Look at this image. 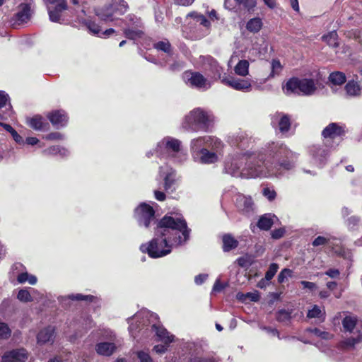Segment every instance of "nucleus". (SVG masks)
I'll return each instance as SVG.
<instances>
[{"label": "nucleus", "instance_id": "64", "mask_svg": "<svg viewBox=\"0 0 362 362\" xmlns=\"http://www.w3.org/2000/svg\"><path fill=\"white\" fill-rule=\"evenodd\" d=\"M245 297L250 298L252 301L257 302L259 299V296L257 293H247Z\"/></svg>", "mask_w": 362, "mask_h": 362}, {"label": "nucleus", "instance_id": "28", "mask_svg": "<svg viewBox=\"0 0 362 362\" xmlns=\"http://www.w3.org/2000/svg\"><path fill=\"white\" fill-rule=\"evenodd\" d=\"M360 342H362V331L358 332L357 337H350L341 341L339 344V348L343 349L351 348Z\"/></svg>", "mask_w": 362, "mask_h": 362}, {"label": "nucleus", "instance_id": "22", "mask_svg": "<svg viewBox=\"0 0 362 362\" xmlns=\"http://www.w3.org/2000/svg\"><path fill=\"white\" fill-rule=\"evenodd\" d=\"M95 351L98 354L104 356H110L116 351L117 346L112 342H100L95 345Z\"/></svg>", "mask_w": 362, "mask_h": 362}, {"label": "nucleus", "instance_id": "21", "mask_svg": "<svg viewBox=\"0 0 362 362\" xmlns=\"http://www.w3.org/2000/svg\"><path fill=\"white\" fill-rule=\"evenodd\" d=\"M54 337V327L48 326L38 333L37 340L38 344H44L46 343H52Z\"/></svg>", "mask_w": 362, "mask_h": 362}, {"label": "nucleus", "instance_id": "1", "mask_svg": "<svg viewBox=\"0 0 362 362\" xmlns=\"http://www.w3.org/2000/svg\"><path fill=\"white\" fill-rule=\"evenodd\" d=\"M190 230L183 218L165 216L158 223L156 237L140 250L152 258H159L171 252L173 245H180L189 239Z\"/></svg>", "mask_w": 362, "mask_h": 362}, {"label": "nucleus", "instance_id": "11", "mask_svg": "<svg viewBox=\"0 0 362 362\" xmlns=\"http://www.w3.org/2000/svg\"><path fill=\"white\" fill-rule=\"evenodd\" d=\"M216 146V148H219L221 146V141L218 139H213L211 136L199 137L193 139L191 142V148L192 151L194 158L199 154V152L202 148H206L204 146H209L212 144Z\"/></svg>", "mask_w": 362, "mask_h": 362}, {"label": "nucleus", "instance_id": "8", "mask_svg": "<svg viewBox=\"0 0 362 362\" xmlns=\"http://www.w3.org/2000/svg\"><path fill=\"white\" fill-rule=\"evenodd\" d=\"M134 218L139 226L148 228L155 221V211L146 203H141L134 210Z\"/></svg>", "mask_w": 362, "mask_h": 362}, {"label": "nucleus", "instance_id": "16", "mask_svg": "<svg viewBox=\"0 0 362 362\" xmlns=\"http://www.w3.org/2000/svg\"><path fill=\"white\" fill-rule=\"evenodd\" d=\"M28 353L24 349L12 350L2 356V362H25Z\"/></svg>", "mask_w": 362, "mask_h": 362}, {"label": "nucleus", "instance_id": "17", "mask_svg": "<svg viewBox=\"0 0 362 362\" xmlns=\"http://www.w3.org/2000/svg\"><path fill=\"white\" fill-rule=\"evenodd\" d=\"M50 122L56 128L64 127L68 122V117L63 110H54L47 114Z\"/></svg>", "mask_w": 362, "mask_h": 362}, {"label": "nucleus", "instance_id": "59", "mask_svg": "<svg viewBox=\"0 0 362 362\" xmlns=\"http://www.w3.org/2000/svg\"><path fill=\"white\" fill-rule=\"evenodd\" d=\"M300 284L303 286V288H308L310 291H313L317 288L316 284L313 282L302 281Z\"/></svg>", "mask_w": 362, "mask_h": 362}, {"label": "nucleus", "instance_id": "55", "mask_svg": "<svg viewBox=\"0 0 362 362\" xmlns=\"http://www.w3.org/2000/svg\"><path fill=\"white\" fill-rule=\"evenodd\" d=\"M224 6L228 10L233 11L237 9L238 4L237 0H225Z\"/></svg>", "mask_w": 362, "mask_h": 362}, {"label": "nucleus", "instance_id": "58", "mask_svg": "<svg viewBox=\"0 0 362 362\" xmlns=\"http://www.w3.org/2000/svg\"><path fill=\"white\" fill-rule=\"evenodd\" d=\"M285 233V230L283 228L275 229L272 232V237L274 239L281 238Z\"/></svg>", "mask_w": 362, "mask_h": 362}, {"label": "nucleus", "instance_id": "62", "mask_svg": "<svg viewBox=\"0 0 362 362\" xmlns=\"http://www.w3.org/2000/svg\"><path fill=\"white\" fill-rule=\"evenodd\" d=\"M8 100V95L4 92L0 93V108L6 105Z\"/></svg>", "mask_w": 362, "mask_h": 362}, {"label": "nucleus", "instance_id": "54", "mask_svg": "<svg viewBox=\"0 0 362 362\" xmlns=\"http://www.w3.org/2000/svg\"><path fill=\"white\" fill-rule=\"evenodd\" d=\"M188 362H214V359L209 357L194 356L190 357Z\"/></svg>", "mask_w": 362, "mask_h": 362}, {"label": "nucleus", "instance_id": "53", "mask_svg": "<svg viewBox=\"0 0 362 362\" xmlns=\"http://www.w3.org/2000/svg\"><path fill=\"white\" fill-rule=\"evenodd\" d=\"M69 298L71 300H92L94 298L91 295H82V294H76V295H71L69 296Z\"/></svg>", "mask_w": 362, "mask_h": 362}, {"label": "nucleus", "instance_id": "5", "mask_svg": "<svg viewBox=\"0 0 362 362\" xmlns=\"http://www.w3.org/2000/svg\"><path fill=\"white\" fill-rule=\"evenodd\" d=\"M158 156L170 157L177 162H182L187 158L181 148V141L177 139L167 136L158 142L156 148Z\"/></svg>", "mask_w": 362, "mask_h": 362}, {"label": "nucleus", "instance_id": "32", "mask_svg": "<svg viewBox=\"0 0 362 362\" xmlns=\"http://www.w3.org/2000/svg\"><path fill=\"white\" fill-rule=\"evenodd\" d=\"M357 318L354 315L346 316L342 320V326L346 332H352L356 326Z\"/></svg>", "mask_w": 362, "mask_h": 362}, {"label": "nucleus", "instance_id": "9", "mask_svg": "<svg viewBox=\"0 0 362 362\" xmlns=\"http://www.w3.org/2000/svg\"><path fill=\"white\" fill-rule=\"evenodd\" d=\"M185 82L189 86L199 89H209L211 83L200 73L186 71L183 75Z\"/></svg>", "mask_w": 362, "mask_h": 362}, {"label": "nucleus", "instance_id": "4", "mask_svg": "<svg viewBox=\"0 0 362 362\" xmlns=\"http://www.w3.org/2000/svg\"><path fill=\"white\" fill-rule=\"evenodd\" d=\"M213 121L212 114L201 108H197L185 116L182 127L187 130H206Z\"/></svg>", "mask_w": 362, "mask_h": 362}, {"label": "nucleus", "instance_id": "14", "mask_svg": "<svg viewBox=\"0 0 362 362\" xmlns=\"http://www.w3.org/2000/svg\"><path fill=\"white\" fill-rule=\"evenodd\" d=\"M235 206L243 214H249L254 209V203L250 196L238 194L235 196Z\"/></svg>", "mask_w": 362, "mask_h": 362}, {"label": "nucleus", "instance_id": "6", "mask_svg": "<svg viewBox=\"0 0 362 362\" xmlns=\"http://www.w3.org/2000/svg\"><path fill=\"white\" fill-rule=\"evenodd\" d=\"M286 95H313L316 90V86L313 79L303 78L296 77L290 78L283 88Z\"/></svg>", "mask_w": 362, "mask_h": 362}, {"label": "nucleus", "instance_id": "18", "mask_svg": "<svg viewBox=\"0 0 362 362\" xmlns=\"http://www.w3.org/2000/svg\"><path fill=\"white\" fill-rule=\"evenodd\" d=\"M344 133V132L342 127L337 123H331L323 129L322 135L325 139H334L342 136Z\"/></svg>", "mask_w": 362, "mask_h": 362}, {"label": "nucleus", "instance_id": "33", "mask_svg": "<svg viewBox=\"0 0 362 362\" xmlns=\"http://www.w3.org/2000/svg\"><path fill=\"white\" fill-rule=\"evenodd\" d=\"M322 38L330 47H337L339 46L338 35L334 30L323 35Z\"/></svg>", "mask_w": 362, "mask_h": 362}, {"label": "nucleus", "instance_id": "35", "mask_svg": "<svg viewBox=\"0 0 362 362\" xmlns=\"http://www.w3.org/2000/svg\"><path fill=\"white\" fill-rule=\"evenodd\" d=\"M17 281L20 284H24L28 281L31 285L37 283V277L34 275L29 274L28 272H22L18 275Z\"/></svg>", "mask_w": 362, "mask_h": 362}, {"label": "nucleus", "instance_id": "19", "mask_svg": "<svg viewBox=\"0 0 362 362\" xmlns=\"http://www.w3.org/2000/svg\"><path fill=\"white\" fill-rule=\"evenodd\" d=\"M31 14L30 6L28 4H21V10L13 17V24L21 25L27 23L30 19Z\"/></svg>", "mask_w": 362, "mask_h": 362}, {"label": "nucleus", "instance_id": "41", "mask_svg": "<svg viewBox=\"0 0 362 362\" xmlns=\"http://www.w3.org/2000/svg\"><path fill=\"white\" fill-rule=\"evenodd\" d=\"M154 47L159 51H163L168 54L171 53V45L168 40L159 41L154 44Z\"/></svg>", "mask_w": 362, "mask_h": 362}, {"label": "nucleus", "instance_id": "47", "mask_svg": "<svg viewBox=\"0 0 362 362\" xmlns=\"http://www.w3.org/2000/svg\"><path fill=\"white\" fill-rule=\"evenodd\" d=\"M279 269V265L276 263H272L269 265L268 271L265 274V279L270 281L276 274Z\"/></svg>", "mask_w": 362, "mask_h": 362}, {"label": "nucleus", "instance_id": "42", "mask_svg": "<svg viewBox=\"0 0 362 362\" xmlns=\"http://www.w3.org/2000/svg\"><path fill=\"white\" fill-rule=\"evenodd\" d=\"M47 154H59L62 156H65L68 154V151L64 148H61L59 146H52L44 151Z\"/></svg>", "mask_w": 362, "mask_h": 362}, {"label": "nucleus", "instance_id": "25", "mask_svg": "<svg viewBox=\"0 0 362 362\" xmlns=\"http://www.w3.org/2000/svg\"><path fill=\"white\" fill-rule=\"evenodd\" d=\"M274 219H276V216L271 214H266L259 218L257 222V226L261 230H268L274 224Z\"/></svg>", "mask_w": 362, "mask_h": 362}, {"label": "nucleus", "instance_id": "39", "mask_svg": "<svg viewBox=\"0 0 362 362\" xmlns=\"http://www.w3.org/2000/svg\"><path fill=\"white\" fill-rule=\"evenodd\" d=\"M65 9H59L57 6L54 8H48L49 20L52 22L59 23L61 18V13Z\"/></svg>", "mask_w": 362, "mask_h": 362}, {"label": "nucleus", "instance_id": "7", "mask_svg": "<svg viewBox=\"0 0 362 362\" xmlns=\"http://www.w3.org/2000/svg\"><path fill=\"white\" fill-rule=\"evenodd\" d=\"M128 8L124 0H112L109 4L95 9V13L100 21L110 22L115 20V16L124 14Z\"/></svg>", "mask_w": 362, "mask_h": 362}, {"label": "nucleus", "instance_id": "56", "mask_svg": "<svg viewBox=\"0 0 362 362\" xmlns=\"http://www.w3.org/2000/svg\"><path fill=\"white\" fill-rule=\"evenodd\" d=\"M262 193L269 201L274 200L276 195V192L274 189H271L268 187L264 188Z\"/></svg>", "mask_w": 362, "mask_h": 362}, {"label": "nucleus", "instance_id": "48", "mask_svg": "<svg viewBox=\"0 0 362 362\" xmlns=\"http://www.w3.org/2000/svg\"><path fill=\"white\" fill-rule=\"evenodd\" d=\"M86 26L88 29L93 34L100 35L101 34V30L100 28V26L96 24L93 21H88L86 23Z\"/></svg>", "mask_w": 362, "mask_h": 362}, {"label": "nucleus", "instance_id": "26", "mask_svg": "<svg viewBox=\"0 0 362 362\" xmlns=\"http://www.w3.org/2000/svg\"><path fill=\"white\" fill-rule=\"evenodd\" d=\"M346 93L349 97H358L361 95V86L358 82L351 80L344 87Z\"/></svg>", "mask_w": 362, "mask_h": 362}, {"label": "nucleus", "instance_id": "57", "mask_svg": "<svg viewBox=\"0 0 362 362\" xmlns=\"http://www.w3.org/2000/svg\"><path fill=\"white\" fill-rule=\"evenodd\" d=\"M325 274L332 279H337L339 276L340 272L337 269H329L325 272Z\"/></svg>", "mask_w": 362, "mask_h": 362}, {"label": "nucleus", "instance_id": "2", "mask_svg": "<svg viewBox=\"0 0 362 362\" xmlns=\"http://www.w3.org/2000/svg\"><path fill=\"white\" fill-rule=\"evenodd\" d=\"M257 158L259 156H257V153H255L230 156L225 162L224 170L226 173L236 177L253 178L267 176L271 173L272 170L267 166L264 169V167L260 165Z\"/></svg>", "mask_w": 362, "mask_h": 362}, {"label": "nucleus", "instance_id": "37", "mask_svg": "<svg viewBox=\"0 0 362 362\" xmlns=\"http://www.w3.org/2000/svg\"><path fill=\"white\" fill-rule=\"evenodd\" d=\"M157 316L153 313H151L148 311H144L141 312L139 313H136L134 318L132 320H134L135 322H139V320H143V324H145V320L151 321V319H156Z\"/></svg>", "mask_w": 362, "mask_h": 362}, {"label": "nucleus", "instance_id": "63", "mask_svg": "<svg viewBox=\"0 0 362 362\" xmlns=\"http://www.w3.org/2000/svg\"><path fill=\"white\" fill-rule=\"evenodd\" d=\"M207 277H208L207 274H199L195 276L194 281H195L196 284L200 285L207 279Z\"/></svg>", "mask_w": 362, "mask_h": 362}, {"label": "nucleus", "instance_id": "31", "mask_svg": "<svg viewBox=\"0 0 362 362\" xmlns=\"http://www.w3.org/2000/svg\"><path fill=\"white\" fill-rule=\"evenodd\" d=\"M249 62L245 59L240 60L234 68L235 73L240 76H246L249 74Z\"/></svg>", "mask_w": 362, "mask_h": 362}, {"label": "nucleus", "instance_id": "13", "mask_svg": "<svg viewBox=\"0 0 362 362\" xmlns=\"http://www.w3.org/2000/svg\"><path fill=\"white\" fill-rule=\"evenodd\" d=\"M309 152L314 163L319 167H322L327 159L328 150L317 144L310 146Z\"/></svg>", "mask_w": 362, "mask_h": 362}, {"label": "nucleus", "instance_id": "40", "mask_svg": "<svg viewBox=\"0 0 362 362\" xmlns=\"http://www.w3.org/2000/svg\"><path fill=\"white\" fill-rule=\"evenodd\" d=\"M272 71L268 78H274L276 76H279L282 71V66L278 59H273L271 64Z\"/></svg>", "mask_w": 362, "mask_h": 362}, {"label": "nucleus", "instance_id": "51", "mask_svg": "<svg viewBox=\"0 0 362 362\" xmlns=\"http://www.w3.org/2000/svg\"><path fill=\"white\" fill-rule=\"evenodd\" d=\"M292 271L289 269H284L278 275V281L279 283H284L288 276H291Z\"/></svg>", "mask_w": 362, "mask_h": 362}, {"label": "nucleus", "instance_id": "45", "mask_svg": "<svg viewBox=\"0 0 362 362\" xmlns=\"http://www.w3.org/2000/svg\"><path fill=\"white\" fill-rule=\"evenodd\" d=\"M17 298L22 302H30L33 300L30 292L26 289H21L18 291Z\"/></svg>", "mask_w": 362, "mask_h": 362}, {"label": "nucleus", "instance_id": "24", "mask_svg": "<svg viewBox=\"0 0 362 362\" xmlns=\"http://www.w3.org/2000/svg\"><path fill=\"white\" fill-rule=\"evenodd\" d=\"M196 157L194 159L199 160L200 163L205 164L214 163L218 160L217 154L209 151L206 148H202Z\"/></svg>", "mask_w": 362, "mask_h": 362}, {"label": "nucleus", "instance_id": "29", "mask_svg": "<svg viewBox=\"0 0 362 362\" xmlns=\"http://www.w3.org/2000/svg\"><path fill=\"white\" fill-rule=\"evenodd\" d=\"M263 26L262 21L259 17L250 19L246 24V29L253 33H257L262 29Z\"/></svg>", "mask_w": 362, "mask_h": 362}, {"label": "nucleus", "instance_id": "49", "mask_svg": "<svg viewBox=\"0 0 362 362\" xmlns=\"http://www.w3.org/2000/svg\"><path fill=\"white\" fill-rule=\"evenodd\" d=\"M360 222V218L358 216H351L346 221V224L350 230H354Z\"/></svg>", "mask_w": 362, "mask_h": 362}, {"label": "nucleus", "instance_id": "43", "mask_svg": "<svg viewBox=\"0 0 362 362\" xmlns=\"http://www.w3.org/2000/svg\"><path fill=\"white\" fill-rule=\"evenodd\" d=\"M124 33L127 38L131 40H134L137 37H140L142 35V32L140 30L130 28H124Z\"/></svg>", "mask_w": 362, "mask_h": 362}, {"label": "nucleus", "instance_id": "34", "mask_svg": "<svg viewBox=\"0 0 362 362\" xmlns=\"http://www.w3.org/2000/svg\"><path fill=\"white\" fill-rule=\"evenodd\" d=\"M329 80L334 85H341L346 81V76L341 71H335L329 74Z\"/></svg>", "mask_w": 362, "mask_h": 362}, {"label": "nucleus", "instance_id": "38", "mask_svg": "<svg viewBox=\"0 0 362 362\" xmlns=\"http://www.w3.org/2000/svg\"><path fill=\"white\" fill-rule=\"evenodd\" d=\"M307 332H310L317 337L325 339V340H330L333 338L334 335L328 332L322 331L318 328H313V329H308Z\"/></svg>", "mask_w": 362, "mask_h": 362}, {"label": "nucleus", "instance_id": "46", "mask_svg": "<svg viewBox=\"0 0 362 362\" xmlns=\"http://www.w3.org/2000/svg\"><path fill=\"white\" fill-rule=\"evenodd\" d=\"M11 329L5 322H0V339H7L11 335Z\"/></svg>", "mask_w": 362, "mask_h": 362}, {"label": "nucleus", "instance_id": "30", "mask_svg": "<svg viewBox=\"0 0 362 362\" xmlns=\"http://www.w3.org/2000/svg\"><path fill=\"white\" fill-rule=\"evenodd\" d=\"M238 245V242L232 235L226 234L223 236V250L224 252H229L237 247Z\"/></svg>", "mask_w": 362, "mask_h": 362}, {"label": "nucleus", "instance_id": "52", "mask_svg": "<svg viewBox=\"0 0 362 362\" xmlns=\"http://www.w3.org/2000/svg\"><path fill=\"white\" fill-rule=\"evenodd\" d=\"M137 357L140 362H153L149 354L143 351L137 352Z\"/></svg>", "mask_w": 362, "mask_h": 362}, {"label": "nucleus", "instance_id": "61", "mask_svg": "<svg viewBox=\"0 0 362 362\" xmlns=\"http://www.w3.org/2000/svg\"><path fill=\"white\" fill-rule=\"evenodd\" d=\"M168 344H165V345H156L154 347H153V351L155 352H156L157 354H163L167 350V346H168Z\"/></svg>", "mask_w": 362, "mask_h": 362}, {"label": "nucleus", "instance_id": "50", "mask_svg": "<svg viewBox=\"0 0 362 362\" xmlns=\"http://www.w3.org/2000/svg\"><path fill=\"white\" fill-rule=\"evenodd\" d=\"M329 241V238L325 236H317L313 241L312 245L314 247H318L327 245Z\"/></svg>", "mask_w": 362, "mask_h": 362}, {"label": "nucleus", "instance_id": "60", "mask_svg": "<svg viewBox=\"0 0 362 362\" xmlns=\"http://www.w3.org/2000/svg\"><path fill=\"white\" fill-rule=\"evenodd\" d=\"M257 5L256 0H246L243 4V7L247 8L248 11L253 9Z\"/></svg>", "mask_w": 362, "mask_h": 362}, {"label": "nucleus", "instance_id": "36", "mask_svg": "<svg viewBox=\"0 0 362 362\" xmlns=\"http://www.w3.org/2000/svg\"><path fill=\"white\" fill-rule=\"evenodd\" d=\"M325 315V310H322L319 306L315 305L311 310H308L307 317L308 318H319L323 320Z\"/></svg>", "mask_w": 362, "mask_h": 362}, {"label": "nucleus", "instance_id": "3", "mask_svg": "<svg viewBox=\"0 0 362 362\" xmlns=\"http://www.w3.org/2000/svg\"><path fill=\"white\" fill-rule=\"evenodd\" d=\"M260 165L269 167L271 173L267 177L278 176L281 174V169H291L297 158L295 153L290 151L285 145L280 143H272L267 149V154L257 153ZM266 168H264L265 169Z\"/></svg>", "mask_w": 362, "mask_h": 362}, {"label": "nucleus", "instance_id": "10", "mask_svg": "<svg viewBox=\"0 0 362 362\" xmlns=\"http://www.w3.org/2000/svg\"><path fill=\"white\" fill-rule=\"evenodd\" d=\"M271 119L272 125L274 128L278 129L281 134H285L290 130L291 119L288 115L281 112H276L272 115Z\"/></svg>", "mask_w": 362, "mask_h": 362}, {"label": "nucleus", "instance_id": "20", "mask_svg": "<svg viewBox=\"0 0 362 362\" xmlns=\"http://www.w3.org/2000/svg\"><path fill=\"white\" fill-rule=\"evenodd\" d=\"M152 329L156 332L158 341H163L165 344H169L173 341L174 336L163 326L153 324Z\"/></svg>", "mask_w": 362, "mask_h": 362}, {"label": "nucleus", "instance_id": "12", "mask_svg": "<svg viewBox=\"0 0 362 362\" xmlns=\"http://www.w3.org/2000/svg\"><path fill=\"white\" fill-rule=\"evenodd\" d=\"M223 83L237 90L249 91L251 82L249 79L236 78L233 76H225L221 79Z\"/></svg>", "mask_w": 362, "mask_h": 362}, {"label": "nucleus", "instance_id": "27", "mask_svg": "<svg viewBox=\"0 0 362 362\" xmlns=\"http://www.w3.org/2000/svg\"><path fill=\"white\" fill-rule=\"evenodd\" d=\"M160 176L164 178V188L166 191L173 190V185L175 182V173L171 170L169 172H163V168L160 170Z\"/></svg>", "mask_w": 362, "mask_h": 362}, {"label": "nucleus", "instance_id": "15", "mask_svg": "<svg viewBox=\"0 0 362 362\" xmlns=\"http://www.w3.org/2000/svg\"><path fill=\"white\" fill-rule=\"evenodd\" d=\"M187 17L192 18L196 23H199L204 28V30L197 35V37L202 38L209 34L211 25L210 21L206 18L205 16L198 12L193 11L189 13Z\"/></svg>", "mask_w": 362, "mask_h": 362}, {"label": "nucleus", "instance_id": "23", "mask_svg": "<svg viewBox=\"0 0 362 362\" xmlns=\"http://www.w3.org/2000/svg\"><path fill=\"white\" fill-rule=\"evenodd\" d=\"M28 124L31 128L37 131H46L49 128V124L39 115L28 119Z\"/></svg>", "mask_w": 362, "mask_h": 362}, {"label": "nucleus", "instance_id": "44", "mask_svg": "<svg viewBox=\"0 0 362 362\" xmlns=\"http://www.w3.org/2000/svg\"><path fill=\"white\" fill-rule=\"evenodd\" d=\"M291 313L286 310H281L277 313L276 319L279 322H286L291 318Z\"/></svg>", "mask_w": 362, "mask_h": 362}]
</instances>
